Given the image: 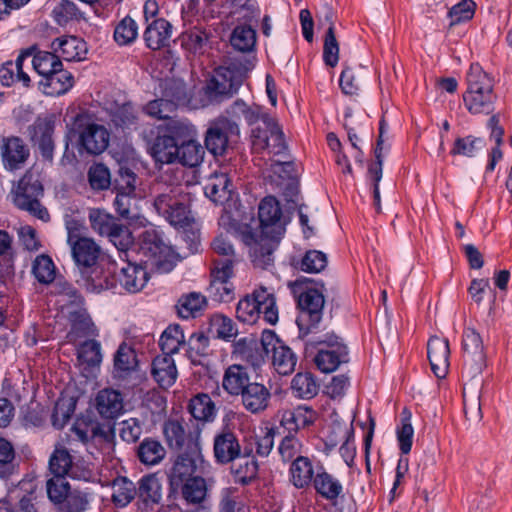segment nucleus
I'll return each instance as SVG.
<instances>
[{"label": "nucleus", "mask_w": 512, "mask_h": 512, "mask_svg": "<svg viewBox=\"0 0 512 512\" xmlns=\"http://www.w3.org/2000/svg\"><path fill=\"white\" fill-rule=\"evenodd\" d=\"M177 161L183 166L195 167L198 166L204 156V149L200 143L194 139L188 140L179 144V153Z\"/></svg>", "instance_id": "nucleus-49"}, {"label": "nucleus", "mask_w": 512, "mask_h": 512, "mask_svg": "<svg viewBox=\"0 0 512 512\" xmlns=\"http://www.w3.org/2000/svg\"><path fill=\"white\" fill-rule=\"evenodd\" d=\"M68 320L71 324V333H75L76 336L94 334L93 323L86 310L77 309L69 312Z\"/></svg>", "instance_id": "nucleus-62"}, {"label": "nucleus", "mask_w": 512, "mask_h": 512, "mask_svg": "<svg viewBox=\"0 0 512 512\" xmlns=\"http://www.w3.org/2000/svg\"><path fill=\"white\" fill-rule=\"evenodd\" d=\"M40 86L43 87V92L47 95H62L69 91L74 84L73 75L63 69H56L55 72L51 73L47 78H42L39 82Z\"/></svg>", "instance_id": "nucleus-34"}, {"label": "nucleus", "mask_w": 512, "mask_h": 512, "mask_svg": "<svg viewBox=\"0 0 512 512\" xmlns=\"http://www.w3.org/2000/svg\"><path fill=\"white\" fill-rule=\"evenodd\" d=\"M54 129V115L39 116L27 128V134L31 143L37 145L41 156L50 162L53 160L55 147L53 140Z\"/></svg>", "instance_id": "nucleus-16"}, {"label": "nucleus", "mask_w": 512, "mask_h": 512, "mask_svg": "<svg viewBox=\"0 0 512 512\" xmlns=\"http://www.w3.org/2000/svg\"><path fill=\"white\" fill-rule=\"evenodd\" d=\"M204 190L214 203L224 204L232 199L234 186L226 173H214Z\"/></svg>", "instance_id": "nucleus-29"}, {"label": "nucleus", "mask_w": 512, "mask_h": 512, "mask_svg": "<svg viewBox=\"0 0 512 512\" xmlns=\"http://www.w3.org/2000/svg\"><path fill=\"white\" fill-rule=\"evenodd\" d=\"M230 43L239 52H250L256 44V32L250 26L238 25L231 33Z\"/></svg>", "instance_id": "nucleus-45"}, {"label": "nucleus", "mask_w": 512, "mask_h": 512, "mask_svg": "<svg viewBox=\"0 0 512 512\" xmlns=\"http://www.w3.org/2000/svg\"><path fill=\"white\" fill-rule=\"evenodd\" d=\"M289 472L292 484L298 489L309 487L316 474L312 461L305 456L295 458Z\"/></svg>", "instance_id": "nucleus-35"}, {"label": "nucleus", "mask_w": 512, "mask_h": 512, "mask_svg": "<svg viewBox=\"0 0 512 512\" xmlns=\"http://www.w3.org/2000/svg\"><path fill=\"white\" fill-rule=\"evenodd\" d=\"M484 146V140L472 135L455 139L450 154L453 156L473 157Z\"/></svg>", "instance_id": "nucleus-63"}, {"label": "nucleus", "mask_w": 512, "mask_h": 512, "mask_svg": "<svg viewBox=\"0 0 512 512\" xmlns=\"http://www.w3.org/2000/svg\"><path fill=\"white\" fill-rule=\"evenodd\" d=\"M467 84V92L493 93L492 80L478 63L471 64L467 74Z\"/></svg>", "instance_id": "nucleus-46"}, {"label": "nucleus", "mask_w": 512, "mask_h": 512, "mask_svg": "<svg viewBox=\"0 0 512 512\" xmlns=\"http://www.w3.org/2000/svg\"><path fill=\"white\" fill-rule=\"evenodd\" d=\"M306 281H308V279H304L303 281L297 280L291 284L293 292L295 294L299 293L297 304L300 312L297 316L296 324L299 328L301 338L308 335L318 326L322 319L325 303L323 294L317 289L306 288L303 291H299L301 285Z\"/></svg>", "instance_id": "nucleus-4"}, {"label": "nucleus", "mask_w": 512, "mask_h": 512, "mask_svg": "<svg viewBox=\"0 0 512 512\" xmlns=\"http://www.w3.org/2000/svg\"><path fill=\"white\" fill-rule=\"evenodd\" d=\"M210 34L206 30L194 27L181 35V46L194 54H201L208 46Z\"/></svg>", "instance_id": "nucleus-41"}, {"label": "nucleus", "mask_w": 512, "mask_h": 512, "mask_svg": "<svg viewBox=\"0 0 512 512\" xmlns=\"http://www.w3.org/2000/svg\"><path fill=\"white\" fill-rule=\"evenodd\" d=\"M163 98L150 101L144 107L147 115L157 119H170L180 103L186 101L187 95L182 83L172 82L165 88Z\"/></svg>", "instance_id": "nucleus-15"}, {"label": "nucleus", "mask_w": 512, "mask_h": 512, "mask_svg": "<svg viewBox=\"0 0 512 512\" xmlns=\"http://www.w3.org/2000/svg\"><path fill=\"white\" fill-rule=\"evenodd\" d=\"M259 300L257 299L256 289L252 294L242 298L236 307V317L239 321L253 324L258 319Z\"/></svg>", "instance_id": "nucleus-54"}, {"label": "nucleus", "mask_w": 512, "mask_h": 512, "mask_svg": "<svg viewBox=\"0 0 512 512\" xmlns=\"http://www.w3.org/2000/svg\"><path fill=\"white\" fill-rule=\"evenodd\" d=\"M151 375L157 384L167 389L176 382L178 371L172 356L162 354L156 356L151 364Z\"/></svg>", "instance_id": "nucleus-25"}, {"label": "nucleus", "mask_w": 512, "mask_h": 512, "mask_svg": "<svg viewBox=\"0 0 512 512\" xmlns=\"http://www.w3.org/2000/svg\"><path fill=\"white\" fill-rule=\"evenodd\" d=\"M32 55V49L22 52L17 59L5 62L0 68V82L5 86L21 83L23 87H30L31 79L23 71V62Z\"/></svg>", "instance_id": "nucleus-24"}, {"label": "nucleus", "mask_w": 512, "mask_h": 512, "mask_svg": "<svg viewBox=\"0 0 512 512\" xmlns=\"http://www.w3.org/2000/svg\"><path fill=\"white\" fill-rule=\"evenodd\" d=\"M248 70V66L234 62L215 69L203 88L209 103H220L236 94L243 84Z\"/></svg>", "instance_id": "nucleus-2"}, {"label": "nucleus", "mask_w": 512, "mask_h": 512, "mask_svg": "<svg viewBox=\"0 0 512 512\" xmlns=\"http://www.w3.org/2000/svg\"><path fill=\"white\" fill-rule=\"evenodd\" d=\"M0 151L3 165L9 171L22 169L30 157L28 145L18 136L3 138Z\"/></svg>", "instance_id": "nucleus-17"}, {"label": "nucleus", "mask_w": 512, "mask_h": 512, "mask_svg": "<svg viewBox=\"0 0 512 512\" xmlns=\"http://www.w3.org/2000/svg\"><path fill=\"white\" fill-rule=\"evenodd\" d=\"M317 347L314 363L323 373L335 371L340 364L348 362V349L339 337L333 333H327L313 342Z\"/></svg>", "instance_id": "nucleus-8"}, {"label": "nucleus", "mask_w": 512, "mask_h": 512, "mask_svg": "<svg viewBox=\"0 0 512 512\" xmlns=\"http://www.w3.org/2000/svg\"><path fill=\"white\" fill-rule=\"evenodd\" d=\"M164 133L167 136H172L175 142L181 144L193 139L196 130L187 120L170 118L165 124Z\"/></svg>", "instance_id": "nucleus-44"}, {"label": "nucleus", "mask_w": 512, "mask_h": 512, "mask_svg": "<svg viewBox=\"0 0 512 512\" xmlns=\"http://www.w3.org/2000/svg\"><path fill=\"white\" fill-rule=\"evenodd\" d=\"M135 453L138 461L146 467L159 465L167 455L162 442L153 437L144 438L135 448Z\"/></svg>", "instance_id": "nucleus-26"}, {"label": "nucleus", "mask_w": 512, "mask_h": 512, "mask_svg": "<svg viewBox=\"0 0 512 512\" xmlns=\"http://www.w3.org/2000/svg\"><path fill=\"white\" fill-rule=\"evenodd\" d=\"M172 25L164 18L152 20L144 31V40L148 48L158 50L169 44Z\"/></svg>", "instance_id": "nucleus-27"}, {"label": "nucleus", "mask_w": 512, "mask_h": 512, "mask_svg": "<svg viewBox=\"0 0 512 512\" xmlns=\"http://www.w3.org/2000/svg\"><path fill=\"white\" fill-rule=\"evenodd\" d=\"M74 129L78 133L79 145L91 155L104 152L110 141L108 130L92 121L88 113H78L74 118Z\"/></svg>", "instance_id": "nucleus-7"}, {"label": "nucleus", "mask_w": 512, "mask_h": 512, "mask_svg": "<svg viewBox=\"0 0 512 512\" xmlns=\"http://www.w3.org/2000/svg\"><path fill=\"white\" fill-rule=\"evenodd\" d=\"M291 389L296 397L311 399L318 393V384L311 373H297L292 379Z\"/></svg>", "instance_id": "nucleus-50"}, {"label": "nucleus", "mask_w": 512, "mask_h": 512, "mask_svg": "<svg viewBox=\"0 0 512 512\" xmlns=\"http://www.w3.org/2000/svg\"><path fill=\"white\" fill-rule=\"evenodd\" d=\"M13 202L21 210L29 212L34 217L48 222L50 214L39 198L43 194L40 181L30 172H26L19 180L17 187L12 191Z\"/></svg>", "instance_id": "nucleus-5"}, {"label": "nucleus", "mask_w": 512, "mask_h": 512, "mask_svg": "<svg viewBox=\"0 0 512 512\" xmlns=\"http://www.w3.org/2000/svg\"><path fill=\"white\" fill-rule=\"evenodd\" d=\"M213 454L218 464L226 465L241 456L238 436L229 428H224L214 437Z\"/></svg>", "instance_id": "nucleus-18"}, {"label": "nucleus", "mask_w": 512, "mask_h": 512, "mask_svg": "<svg viewBox=\"0 0 512 512\" xmlns=\"http://www.w3.org/2000/svg\"><path fill=\"white\" fill-rule=\"evenodd\" d=\"M137 496L139 500L151 509L162 500V484L155 474L143 476L138 481Z\"/></svg>", "instance_id": "nucleus-33"}, {"label": "nucleus", "mask_w": 512, "mask_h": 512, "mask_svg": "<svg viewBox=\"0 0 512 512\" xmlns=\"http://www.w3.org/2000/svg\"><path fill=\"white\" fill-rule=\"evenodd\" d=\"M256 295L259 300L258 318L262 314L267 323L275 325L278 321V309L274 295L264 287L256 289Z\"/></svg>", "instance_id": "nucleus-51"}, {"label": "nucleus", "mask_w": 512, "mask_h": 512, "mask_svg": "<svg viewBox=\"0 0 512 512\" xmlns=\"http://www.w3.org/2000/svg\"><path fill=\"white\" fill-rule=\"evenodd\" d=\"M184 500L189 504H201L207 496L206 481L201 476L186 481L180 486Z\"/></svg>", "instance_id": "nucleus-42"}, {"label": "nucleus", "mask_w": 512, "mask_h": 512, "mask_svg": "<svg viewBox=\"0 0 512 512\" xmlns=\"http://www.w3.org/2000/svg\"><path fill=\"white\" fill-rule=\"evenodd\" d=\"M107 237L117 248L121 260L130 256V247L133 244V237L127 226L117 223Z\"/></svg>", "instance_id": "nucleus-47"}, {"label": "nucleus", "mask_w": 512, "mask_h": 512, "mask_svg": "<svg viewBox=\"0 0 512 512\" xmlns=\"http://www.w3.org/2000/svg\"><path fill=\"white\" fill-rule=\"evenodd\" d=\"M315 491L328 501L336 500L343 492V486L340 481L332 474L328 473L322 466L316 469V474L312 484Z\"/></svg>", "instance_id": "nucleus-32"}, {"label": "nucleus", "mask_w": 512, "mask_h": 512, "mask_svg": "<svg viewBox=\"0 0 512 512\" xmlns=\"http://www.w3.org/2000/svg\"><path fill=\"white\" fill-rule=\"evenodd\" d=\"M189 411L196 420L211 421L216 413L215 404L207 394H199L189 403Z\"/></svg>", "instance_id": "nucleus-52"}, {"label": "nucleus", "mask_w": 512, "mask_h": 512, "mask_svg": "<svg viewBox=\"0 0 512 512\" xmlns=\"http://www.w3.org/2000/svg\"><path fill=\"white\" fill-rule=\"evenodd\" d=\"M243 407L252 414H258L265 411L271 401V386L267 387L263 383L251 382L239 394Z\"/></svg>", "instance_id": "nucleus-20"}, {"label": "nucleus", "mask_w": 512, "mask_h": 512, "mask_svg": "<svg viewBox=\"0 0 512 512\" xmlns=\"http://www.w3.org/2000/svg\"><path fill=\"white\" fill-rule=\"evenodd\" d=\"M186 343L182 327L178 324L169 325L162 333L159 345L163 354L172 356Z\"/></svg>", "instance_id": "nucleus-40"}, {"label": "nucleus", "mask_w": 512, "mask_h": 512, "mask_svg": "<svg viewBox=\"0 0 512 512\" xmlns=\"http://www.w3.org/2000/svg\"><path fill=\"white\" fill-rule=\"evenodd\" d=\"M211 270V282L207 288L208 296L215 302L228 303L235 298V287L229 281L233 276V261L214 260Z\"/></svg>", "instance_id": "nucleus-11"}, {"label": "nucleus", "mask_w": 512, "mask_h": 512, "mask_svg": "<svg viewBox=\"0 0 512 512\" xmlns=\"http://www.w3.org/2000/svg\"><path fill=\"white\" fill-rule=\"evenodd\" d=\"M95 408L102 418H117L124 411L122 393L112 388L101 389L95 398Z\"/></svg>", "instance_id": "nucleus-23"}, {"label": "nucleus", "mask_w": 512, "mask_h": 512, "mask_svg": "<svg viewBox=\"0 0 512 512\" xmlns=\"http://www.w3.org/2000/svg\"><path fill=\"white\" fill-rule=\"evenodd\" d=\"M88 219L91 228L101 236H107L118 223L115 217L101 209H91Z\"/></svg>", "instance_id": "nucleus-61"}, {"label": "nucleus", "mask_w": 512, "mask_h": 512, "mask_svg": "<svg viewBox=\"0 0 512 512\" xmlns=\"http://www.w3.org/2000/svg\"><path fill=\"white\" fill-rule=\"evenodd\" d=\"M13 237L5 230H0V282L6 283L14 275Z\"/></svg>", "instance_id": "nucleus-36"}, {"label": "nucleus", "mask_w": 512, "mask_h": 512, "mask_svg": "<svg viewBox=\"0 0 512 512\" xmlns=\"http://www.w3.org/2000/svg\"><path fill=\"white\" fill-rule=\"evenodd\" d=\"M202 462L199 450L194 447L178 454L167 471L171 489L178 490L184 482L194 478L198 464Z\"/></svg>", "instance_id": "nucleus-14"}, {"label": "nucleus", "mask_w": 512, "mask_h": 512, "mask_svg": "<svg viewBox=\"0 0 512 512\" xmlns=\"http://www.w3.org/2000/svg\"><path fill=\"white\" fill-rule=\"evenodd\" d=\"M244 119L248 125L260 124L251 130V145L255 152L268 151L273 156L285 158L288 149L284 139V133L277 121L267 113H262L258 105L249 106L244 113Z\"/></svg>", "instance_id": "nucleus-1"}, {"label": "nucleus", "mask_w": 512, "mask_h": 512, "mask_svg": "<svg viewBox=\"0 0 512 512\" xmlns=\"http://www.w3.org/2000/svg\"><path fill=\"white\" fill-rule=\"evenodd\" d=\"M240 135L239 125L227 117H218L209 123L205 133V147L213 155H223L232 138Z\"/></svg>", "instance_id": "nucleus-10"}, {"label": "nucleus", "mask_w": 512, "mask_h": 512, "mask_svg": "<svg viewBox=\"0 0 512 512\" xmlns=\"http://www.w3.org/2000/svg\"><path fill=\"white\" fill-rule=\"evenodd\" d=\"M112 491V502L117 507H126L137 496L136 485L126 477L115 478Z\"/></svg>", "instance_id": "nucleus-39"}, {"label": "nucleus", "mask_w": 512, "mask_h": 512, "mask_svg": "<svg viewBox=\"0 0 512 512\" xmlns=\"http://www.w3.org/2000/svg\"><path fill=\"white\" fill-rule=\"evenodd\" d=\"M111 122L122 129H131L137 125V113L131 103H124L115 107L111 113Z\"/></svg>", "instance_id": "nucleus-55"}, {"label": "nucleus", "mask_w": 512, "mask_h": 512, "mask_svg": "<svg viewBox=\"0 0 512 512\" xmlns=\"http://www.w3.org/2000/svg\"><path fill=\"white\" fill-rule=\"evenodd\" d=\"M251 383L248 367L240 364L228 366L223 374L222 387L231 396H239Z\"/></svg>", "instance_id": "nucleus-28"}, {"label": "nucleus", "mask_w": 512, "mask_h": 512, "mask_svg": "<svg viewBox=\"0 0 512 512\" xmlns=\"http://www.w3.org/2000/svg\"><path fill=\"white\" fill-rule=\"evenodd\" d=\"M138 36V25L130 16L124 17L114 29V40L120 46L132 44Z\"/></svg>", "instance_id": "nucleus-56"}, {"label": "nucleus", "mask_w": 512, "mask_h": 512, "mask_svg": "<svg viewBox=\"0 0 512 512\" xmlns=\"http://www.w3.org/2000/svg\"><path fill=\"white\" fill-rule=\"evenodd\" d=\"M179 153V144L165 133L159 134L152 142L150 154L155 162L160 164L176 163Z\"/></svg>", "instance_id": "nucleus-30"}, {"label": "nucleus", "mask_w": 512, "mask_h": 512, "mask_svg": "<svg viewBox=\"0 0 512 512\" xmlns=\"http://www.w3.org/2000/svg\"><path fill=\"white\" fill-rule=\"evenodd\" d=\"M51 48L65 61L82 60L87 51L85 42L75 36L57 38L52 42Z\"/></svg>", "instance_id": "nucleus-31"}, {"label": "nucleus", "mask_w": 512, "mask_h": 512, "mask_svg": "<svg viewBox=\"0 0 512 512\" xmlns=\"http://www.w3.org/2000/svg\"><path fill=\"white\" fill-rule=\"evenodd\" d=\"M32 272L39 283L49 284L55 280L56 267L48 255L41 254L35 258Z\"/></svg>", "instance_id": "nucleus-57"}, {"label": "nucleus", "mask_w": 512, "mask_h": 512, "mask_svg": "<svg viewBox=\"0 0 512 512\" xmlns=\"http://www.w3.org/2000/svg\"><path fill=\"white\" fill-rule=\"evenodd\" d=\"M85 286L92 293L114 289L116 288L115 276L111 272H103L94 268L91 275L85 279Z\"/></svg>", "instance_id": "nucleus-58"}, {"label": "nucleus", "mask_w": 512, "mask_h": 512, "mask_svg": "<svg viewBox=\"0 0 512 512\" xmlns=\"http://www.w3.org/2000/svg\"><path fill=\"white\" fill-rule=\"evenodd\" d=\"M427 355L432 372L437 378H444L449 368L448 340L438 336L431 337L427 343Z\"/></svg>", "instance_id": "nucleus-21"}, {"label": "nucleus", "mask_w": 512, "mask_h": 512, "mask_svg": "<svg viewBox=\"0 0 512 512\" xmlns=\"http://www.w3.org/2000/svg\"><path fill=\"white\" fill-rule=\"evenodd\" d=\"M72 456L63 446H56L49 458V470L56 477H75L72 472Z\"/></svg>", "instance_id": "nucleus-38"}, {"label": "nucleus", "mask_w": 512, "mask_h": 512, "mask_svg": "<svg viewBox=\"0 0 512 512\" xmlns=\"http://www.w3.org/2000/svg\"><path fill=\"white\" fill-rule=\"evenodd\" d=\"M206 304L207 300L204 295L191 292L179 298L176 308L181 318L189 319L198 316L204 310Z\"/></svg>", "instance_id": "nucleus-37"}, {"label": "nucleus", "mask_w": 512, "mask_h": 512, "mask_svg": "<svg viewBox=\"0 0 512 512\" xmlns=\"http://www.w3.org/2000/svg\"><path fill=\"white\" fill-rule=\"evenodd\" d=\"M137 364L135 351L127 343L122 342L114 355V372L118 377L132 371Z\"/></svg>", "instance_id": "nucleus-53"}, {"label": "nucleus", "mask_w": 512, "mask_h": 512, "mask_svg": "<svg viewBox=\"0 0 512 512\" xmlns=\"http://www.w3.org/2000/svg\"><path fill=\"white\" fill-rule=\"evenodd\" d=\"M125 265L122 266L115 276L116 284L130 293L141 291L148 281V272L141 265L133 263L129 257H125Z\"/></svg>", "instance_id": "nucleus-19"}, {"label": "nucleus", "mask_w": 512, "mask_h": 512, "mask_svg": "<svg viewBox=\"0 0 512 512\" xmlns=\"http://www.w3.org/2000/svg\"><path fill=\"white\" fill-rule=\"evenodd\" d=\"M480 391L476 387L464 388L463 402L466 418L472 422H479L482 419Z\"/></svg>", "instance_id": "nucleus-59"}, {"label": "nucleus", "mask_w": 512, "mask_h": 512, "mask_svg": "<svg viewBox=\"0 0 512 512\" xmlns=\"http://www.w3.org/2000/svg\"><path fill=\"white\" fill-rule=\"evenodd\" d=\"M153 206L157 213L174 227L184 228L192 221L187 195L180 185L166 186L155 196Z\"/></svg>", "instance_id": "nucleus-3"}, {"label": "nucleus", "mask_w": 512, "mask_h": 512, "mask_svg": "<svg viewBox=\"0 0 512 512\" xmlns=\"http://www.w3.org/2000/svg\"><path fill=\"white\" fill-rule=\"evenodd\" d=\"M462 347V377L473 380L482 373L486 365V355L480 334L473 328L465 329L462 338Z\"/></svg>", "instance_id": "nucleus-9"}, {"label": "nucleus", "mask_w": 512, "mask_h": 512, "mask_svg": "<svg viewBox=\"0 0 512 512\" xmlns=\"http://www.w3.org/2000/svg\"><path fill=\"white\" fill-rule=\"evenodd\" d=\"M78 359L89 367L99 366L102 361L100 343L94 339L82 343L78 349Z\"/></svg>", "instance_id": "nucleus-64"}, {"label": "nucleus", "mask_w": 512, "mask_h": 512, "mask_svg": "<svg viewBox=\"0 0 512 512\" xmlns=\"http://www.w3.org/2000/svg\"><path fill=\"white\" fill-rule=\"evenodd\" d=\"M261 233L274 241L280 240L285 233L286 221L283 218L279 201L274 196L263 198L258 207Z\"/></svg>", "instance_id": "nucleus-12"}, {"label": "nucleus", "mask_w": 512, "mask_h": 512, "mask_svg": "<svg viewBox=\"0 0 512 512\" xmlns=\"http://www.w3.org/2000/svg\"><path fill=\"white\" fill-rule=\"evenodd\" d=\"M262 351L272 354V364L280 375H289L295 370L297 357L273 331H264L261 337Z\"/></svg>", "instance_id": "nucleus-13"}, {"label": "nucleus", "mask_w": 512, "mask_h": 512, "mask_svg": "<svg viewBox=\"0 0 512 512\" xmlns=\"http://www.w3.org/2000/svg\"><path fill=\"white\" fill-rule=\"evenodd\" d=\"M32 65L34 70L43 78H47L56 69L63 66L59 56L54 51H38L33 56Z\"/></svg>", "instance_id": "nucleus-48"}, {"label": "nucleus", "mask_w": 512, "mask_h": 512, "mask_svg": "<svg viewBox=\"0 0 512 512\" xmlns=\"http://www.w3.org/2000/svg\"><path fill=\"white\" fill-rule=\"evenodd\" d=\"M72 258L80 268H93L102 253V249L94 239L83 237L70 244Z\"/></svg>", "instance_id": "nucleus-22"}, {"label": "nucleus", "mask_w": 512, "mask_h": 512, "mask_svg": "<svg viewBox=\"0 0 512 512\" xmlns=\"http://www.w3.org/2000/svg\"><path fill=\"white\" fill-rule=\"evenodd\" d=\"M494 98L493 93L486 92H466L463 96L465 106L473 114L492 112Z\"/></svg>", "instance_id": "nucleus-43"}, {"label": "nucleus", "mask_w": 512, "mask_h": 512, "mask_svg": "<svg viewBox=\"0 0 512 512\" xmlns=\"http://www.w3.org/2000/svg\"><path fill=\"white\" fill-rule=\"evenodd\" d=\"M140 250L147 257V262H150V265L159 273H168L176 265V253L154 229L142 233Z\"/></svg>", "instance_id": "nucleus-6"}, {"label": "nucleus", "mask_w": 512, "mask_h": 512, "mask_svg": "<svg viewBox=\"0 0 512 512\" xmlns=\"http://www.w3.org/2000/svg\"><path fill=\"white\" fill-rule=\"evenodd\" d=\"M163 434L171 449H181L186 441V431L178 420L169 419L163 424Z\"/></svg>", "instance_id": "nucleus-60"}]
</instances>
